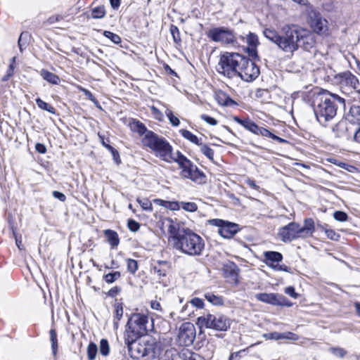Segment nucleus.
<instances>
[{"label":"nucleus","mask_w":360,"mask_h":360,"mask_svg":"<svg viewBox=\"0 0 360 360\" xmlns=\"http://www.w3.org/2000/svg\"><path fill=\"white\" fill-rule=\"evenodd\" d=\"M263 34L279 49L290 56H292L300 47L309 51L316 44L314 34L295 25H285L281 27L280 34L273 28L264 29Z\"/></svg>","instance_id":"nucleus-1"},{"label":"nucleus","mask_w":360,"mask_h":360,"mask_svg":"<svg viewBox=\"0 0 360 360\" xmlns=\"http://www.w3.org/2000/svg\"><path fill=\"white\" fill-rule=\"evenodd\" d=\"M153 320L149 321L148 316L143 314H133L129 319L125 330V343L127 345L131 357L137 360L145 355V349L140 350L136 342L149 331L153 330Z\"/></svg>","instance_id":"nucleus-2"},{"label":"nucleus","mask_w":360,"mask_h":360,"mask_svg":"<svg viewBox=\"0 0 360 360\" xmlns=\"http://www.w3.org/2000/svg\"><path fill=\"white\" fill-rule=\"evenodd\" d=\"M172 241L174 249L189 256L201 255L205 245L202 238L189 229L174 235Z\"/></svg>","instance_id":"nucleus-3"},{"label":"nucleus","mask_w":360,"mask_h":360,"mask_svg":"<svg viewBox=\"0 0 360 360\" xmlns=\"http://www.w3.org/2000/svg\"><path fill=\"white\" fill-rule=\"evenodd\" d=\"M345 98L336 94L321 95L314 101V111L318 122L321 124L332 120L337 113V106L335 103L338 101L345 105Z\"/></svg>","instance_id":"nucleus-4"},{"label":"nucleus","mask_w":360,"mask_h":360,"mask_svg":"<svg viewBox=\"0 0 360 360\" xmlns=\"http://www.w3.org/2000/svg\"><path fill=\"white\" fill-rule=\"evenodd\" d=\"M141 143L143 146L150 148L156 157L166 162L171 163L175 159V154H172V147L169 143L154 132H147L143 136Z\"/></svg>","instance_id":"nucleus-5"},{"label":"nucleus","mask_w":360,"mask_h":360,"mask_svg":"<svg viewBox=\"0 0 360 360\" xmlns=\"http://www.w3.org/2000/svg\"><path fill=\"white\" fill-rule=\"evenodd\" d=\"M173 162L177 163L180 169V176L182 178L190 179L191 181L202 184L206 181V176L203 172L184 155L181 152L177 151L175 153V159Z\"/></svg>","instance_id":"nucleus-6"},{"label":"nucleus","mask_w":360,"mask_h":360,"mask_svg":"<svg viewBox=\"0 0 360 360\" xmlns=\"http://www.w3.org/2000/svg\"><path fill=\"white\" fill-rule=\"evenodd\" d=\"M173 162L177 163L180 169V176L182 178L190 179L191 181L202 184L206 181V176L203 172L184 155L181 152L177 151L175 153V159Z\"/></svg>","instance_id":"nucleus-7"},{"label":"nucleus","mask_w":360,"mask_h":360,"mask_svg":"<svg viewBox=\"0 0 360 360\" xmlns=\"http://www.w3.org/2000/svg\"><path fill=\"white\" fill-rule=\"evenodd\" d=\"M242 60L243 56L239 53L226 52L220 56L217 71L228 78H233L237 76Z\"/></svg>","instance_id":"nucleus-8"},{"label":"nucleus","mask_w":360,"mask_h":360,"mask_svg":"<svg viewBox=\"0 0 360 360\" xmlns=\"http://www.w3.org/2000/svg\"><path fill=\"white\" fill-rule=\"evenodd\" d=\"M197 325L200 328H212L217 330H226L230 326V320L224 316H214L210 314L200 316Z\"/></svg>","instance_id":"nucleus-9"},{"label":"nucleus","mask_w":360,"mask_h":360,"mask_svg":"<svg viewBox=\"0 0 360 360\" xmlns=\"http://www.w3.org/2000/svg\"><path fill=\"white\" fill-rule=\"evenodd\" d=\"M307 8L309 9L308 23L313 32L319 35H328V20L323 18L319 12L315 11L310 4Z\"/></svg>","instance_id":"nucleus-10"},{"label":"nucleus","mask_w":360,"mask_h":360,"mask_svg":"<svg viewBox=\"0 0 360 360\" xmlns=\"http://www.w3.org/2000/svg\"><path fill=\"white\" fill-rule=\"evenodd\" d=\"M207 35L212 41L222 44H233L236 41L233 31L225 27L211 28Z\"/></svg>","instance_id":"nucleus-11"},{"label":"nucleus","mask_w":360,"mask_h":360,"mask_svg":"<svg viewBox=\"0 0 360 360\" xmlns=\"http://www.w3.org/2000/svg\"><path fill=\"white\" fill-rule=\"evenodd\" d=\"M335 80L343 94L349 95L356 93V89L359 84V79L349 71L337 75L335 76Z\"/></svg>","instance_id":"nucleus-12"},{"label":"nucleus","mask_w":360,"mask_h":360,"mask_svg":"<svg viewBox=\"0 0 360 360\" xmlns=\"http://www.w3.org/2000/svg\"><path fill=\"white\" fill-rule=\"evenodd\" d=\"M259 75V67L249 58L243 56V60L240 63L237 76L245 82L255 80Z\"/></svg>","instance_id":"nucleus-13"},{"label":"nucleus","mask_w":360,"mask_h":360,"mask_svg":"<svg viewBox=\"0 0 360 360\" xmlns=\"http://www.w3.org/2000/svg\"><path fill=\"white\" fill-rule=\"evenodd\" d=\"M233 120L255 134L261 135L264 137H269L281 143L288 142L285 139L272 134L267 129L259 127L257 124L250 120H241L238 117H234Z\"/></svg>","instance_id":"nucleus-14"},{"label":"nucleus","mask_w":360,"mask_h":360,"mask_svg":"<svg viewBox=\"0 0 360 360\" xmlns=\"http://www.w3.org/2000/svg\"><path fill=\"white\" fill-rule=\"evenodd\" d=\"M210 225L218 228V233L224 238H231L239 231L238 224L220 219L208 220Z\"/></svg>","instance_id":"nucleus-15"},{"label":"nucleus","mask_w":360,"mask_h":360,"mask_svg":"<svg viewBox=\"0 0 360 360\" xmlns=\"http://www.w3.org/2000/svg\"><path fill=\"white\" fill-rule=\"evenodd\" d=\"M195 338V328L193 323L186 322L182 323L178 333V342L181 346H189Z\"/></svg>","instance_id":"nucleus-16"},{"label":"nucleus","mask_w":360,"mask_h":360,"mask_svg":"<svg viewBox=\"0 0 360 360\" xmlns=\"http://www.w3.org/2000/svg\"><path fill=\"white\" fill-rule=\"evenodd\" d=\"M278 234L284 243L291 242L302 238L300 232V224L296 222H290L280 228Z\"/></svg>","instance_id":"nucleus-17"},{"label":"nucleus","mask_w":360,"mask_h":360,"mask_svg":"<svg viewBox=\"0 0 360 360\" xmlns=\"http://www.w3.org/2000/svg\"><path fill=\"white\" fill-rule=\"evenodd\" d=\"M86 352L89 360H94L96 358L98 352H99V354L105 358L108 356L110 352V345L108 341L105 339H102L100 341L99 349L95 343L91 342L87 347Z\"/></svg>","instance_id":"nucleus-18"},{"label":"nucleus","mask_w":360,"mask_h":360,"mask_svg":"<svg viewBox=\"0 0 360 360\" xmlns=\"http://www.w3.org/2000/svg\"><path fill=\"white\" fill-rule=\"evenodd\" d=\"M239 39L247 44L246 52L252 58L257 57V46L259 44L258 37L253 32H249L247 36H240Z\"/></svg>","instance_id":"nucleus-19"},{"label":"nucleus","mask_w":360,"mask_h":360,"mask_svg":"<svg viewBox=\"0 0 360 360\" xmlns=\"http://www.w3.org/2000/svg\"><path fill=\"white\" fill-rule=\"evenodd\" d=\"M166 356L167 359L171 358V360H196L197 354L193 353L189 349L184 347L180 351L172 348L166 351Z\"/></svg>","instance_id":"nucleus-20"},{"label":"nucleus","mask_w":360,"mask_h":360,"mask_svg":"<svg viewBox=\"0 0 360 360\" xmlns=\"http://www.w3.org/2000/svg\"><path fill=\"white\" fill-rule=\"evenodd\" d=\"M264 262L269 267L274 269V266L278 265L283 259L282 255L278 252L266 251L264 253Z\"/></svg>","instance_id":"nucleus-21"},{"label":"nucleus","mask_w":360,"mask_h":360,"mask_svg":"<svg viewBox=\"0 0 360 360\" xmlns=\"http://www.w3.org/2000/svg\"><path fill=\"white\" fill-rule=\"evenodd\" d=\"M264 337L266 339L269 340H297L298 335L292 332H285V333H278V332H273L267 334H264Z\"/></svg>","instance_id":"nucleus-22"},{"label":"nucleus","mask_w":360,"mask_h":360,"mask_svg":"<svg viewBox=\"0 0 360 360\" xmlns=\"http://www.w3.org/2000/svg\"><path fill=\"white\" fill-rule=\"evenodd\" d=\"M215 99L218 104L222 106L232 107L237 105L235 101L222 91L216 92Z\"/></svg>","instance_id":"nucleus-23"},{"label":"nucleus","mask_w":360,"mask_h":360,"mask_svg":"<svg viewBox=\"0 0 360 360\" xmlns=\"http://www.w3.org/2000/svg\"><path fill=\"white\" fill-rule=\"evenodd\" d=\"M315 231L314 221L311 218L305 219L304 225H300V232L302 238L311 236Z\"/></svg>","instance_id":"nucleus-24"},{"label":"nucleus","mask_w":360,"mask_h":360,"mask_svg":"<svg viewBox=\"0 0 360 360\" xmlns=\"http://www.w3.org/2000/svg\"><path fill=\"white\" fill-rule=\"evenodd\" d=\"M279 295L275 294V293H257L255 295V297L257 300L272 304V305H276L278 302Z\"/></svg>","instance_id":"nucleus-25"},{"label":"nucleus","mask_w":360,"mask_h":360,"mask_svg":"<svg viewBox=\"0 0 360 360\" xmlns=\"http://www.w3.org/2000/svg\"><path fill=\"white\" fill-rule=\"evenodd\" d=\"M347 120L354 124H360V106L352 105L347 114Z\"/></svg>","instance_id":"nucleus-26"},{"label":"nucleus","mask_w":360,"mask_h":360,"mask_svg":"<svg viewBox=\"0 0 360 360\" xmlns=\"http://www.w3.org/2000/svg\"><path fill=\"white\" fill-rule=\"evenodd\" d=\"M129 125L132 131L139 133L140 135H143V136L147 134V132H153L148 130L146 126L139 120H133Z\"/></svg>","instance_id":"nucleus-27"},{"label":"nucleus","mask_w":360,"mask_h":360,"mask_svg":"<svg viewBox=\"0 0 360 360\" xmlns=\"http://www.w3.org/2000/svg\"><path fill=\"white\" fill-rule=\"evenodd\" d=\"M40 75L42 78L51 84H58L60 82V77L56 74L48 71L47 70L42 69L40 71Z\"/></svg>","instance_id":"nucleus-28"},{"label":"nucleus","mask_w":360,"mask_h":360,"mask_svg":"<svg viewBox=\"0 0 360 360\" xmlns=\"http://www.w3.org/2000/svg\"><path fill=\"white\" fill-rule=\"evenodd\" d=\"M104 234L107 238L108 242L112 247H117L120 243L118 234L116 231L107 229L104 231Z\"/></svg>","instance_id":"nucleus-29"},{"label":"nucleus","mask_w":360,"mask_h":360,"mask_svg":"<svg viewBox=\"0 0 360 360\" xmlns=\"http://www.w3.org/2000/svg\"><path fill=\"white\" fill-rule=\"evenodd\" d=\"M123 307L120 302H115L114 304V319L113 324L115 328H118L119 321L121 320L123 316Z\"/></svg>","instance_id":"nucleus-30"},{"label":"nucleus","mask_w":360,"mask_h":360,"mask_svg":"<svg viewBox=\"0 0 360 360\" xmlns=\"http://www.w3.org/2000/svg\"><path fill=\"white\" fill-rule=\"evenodd\" d=\"M160 105L165 108V115L169 120L170 124L174 127H178L180 124L179 118L174 115L172 111L168 108V106L160 101L158 102Z\"/></svg>","instance_id":"nucleus-31"},{"label":"nucleus","mask_w":360,"mask_h":360,"mask_svg":"<svg viewBox=\"0 0 360 360\" xmlns=\"http://www.w3.org/2000/svg\"><path fill=\"white\" fill-rule=\"evenodd\" d=\"M179 132L184 138L188 140L191 143H195L198 146L202 145L201 139H199L197 136L193 134L190 131L187 129H181Z\"/></svg>","instance_id":"nucleus-32"},{"label":"nucleus","mask_w":360,"mask_h":360,"mask_svg":"<svg viewBox=\"0 0 360 360\" xmlns=\"http://www.w3.org/2000/svg\"><path fill=\"white\" fill-rule=\"evenodd\" d=\"M204 296L209 302L214 305H222L224 304V300L221 296L216 295L212 292H207Z\"/></svg>","instance_id":"nucleus-33"},{"label":"nucleus","mask_w":360,"mask_h":360,"mask_svg":"<svg viewBox=\"0 0 360 360\" xmlns=\"http://www.w3.org/2000/svg\"><path fill=\"white\" fill-rule=\"evenodd\" d=\"M106 11L105 9V7L103 6H96L94 8H92L91 15H89V18H94V19H101L104 18L105 15Z\"/></svg>","instance_id":"nucleus-34"},{"label":"nucleus","mask_w":360,"mask_h":360,"mask_svg":"<svg viewBox=\"0 0 360 360\" xmlns=\"http://www.w3.org/2000/svg\"><path fill=\"white\" fill-rule=\"evenodd\" d=\"M36 103H37V106L39 108H41V109H42L44 110L48 111L49 112H50L51 114H55L56 113L55 108L51 105L46 103L45 101H44L41 98H37L36 99Z\"/></svg>","instance_id":"nucleus-35"},{"label":"nucleus","mask_w":360,"mask_h":360,"mask_svg":"<svg viewBox=\"0 0 360 360\" xmlns=\"http://www.w3.org/2000/svg\"><path fill=\"white\" fill-rule=\"evenodd\" d=\"M50 338L51 341V347L53 354L55 355L58 348V339L57 334L55 329H51L50 330Z\"/></svg>","instance_id":"nucleus-36"},{"label":"nucleus","mask_w":360,"mask_h":360,"mask_svg":"<svg viewBox=\"0 0 360 360\" xmlns=\"http://www.w3.org/2000/svg\"><path fill=\"white\" fill-rule=\"evenodd\" d=\"M200 151L203 155H205L207 158L210 160H213L214 159V150L209 147L206 144L200 145Z\"/></svg>","instance_id":"nucleus-37"},{"label":"nucleus","mask_w":360,"mask_h":360,"mask_svg":"<svg viewBox=\"0 0 360 360\" xmlns=\"http://www.w3.org/2000/svg\"><path fill=\"white\" fill-rule=\"evenodd\" d=\"M181 208L185 211L193 212L198 210V205L193 202H181Z\"/></svg>","instance_id":"nucleus-38"},{"label":"nucleus","mask_w":360,"mask_h":360,"mask_svg":"<svg viewBox=\"0 0 360 360\" xmlns=\"http://www.w3.org/2000/svg\"><path fill=\"white\" fill-rule=\"evenodd\" d=\"M322 229L324 231L326 236L329 239L333 240H336V241L340 239V234L336 233L333 229H328V228L324 227V226H323Z\"/></svg>","instance_id":"nucleus-39"},{"label":"nucleus","mask_w":360,"mask_h":360,"mask_svg":"<svg viewBox=\"0 0 360 360\" xmlns=\"http://www.w3.org/2000/svg\"><path fill=\"white\" fill-rule=\"evenodd\" d=\"M103 35L105 37H107L108 39H110L111 41H112L113 43H115L116 44H120L121 42V38L117 34H115V33L111 32L110 31H105L103 32Z\"/></svg>","instance_id":"nucleus-40"},{"label":"nucleus","mask_w":360,"mask_h":360,"mask_svg":"<svg viewBox=\"0 0 360 360\" xmlns=\"http://www.w3.org/2000/svg\"><path fill=\"white\" fill-rule=\"evenodd\" d=\"M126 262H127V270L130 273L134 274L138 269L137 262L132 259H127L126 260Z\"/></svg>","instance_id":"nucleus-41"},{"label":"nucleus","mask_w":360,"mask_h":360,"mask_svg":"<svg viewBox=\"0 0 360 360\" xmlns=\"http://www.w3.org/2000/svg\"><path fill=\"white\" fill-rule=\"evenodd\" d=\"M170 32L172 35L174 41L176 44H179L181 42L180 33L178 27L175 25H171L170 27Z\"/></svg>","instance_id":"nucleus-42"},{"label":"nucleus","mask_w":360,"mask_h":360,"mask_svg":"<svg viewBox=\"0 0 360 360\" xmlns=\"http://www.w3.org/2000/svg\"><path fill=\"white\" fill-rule=\"evenodd\" d=\"M337 4L338 2L335 0H325L323 8L327 11H332L336 8Z\"/></svg>","instance_id":"nucleus-43"},{"label":"nucleus","mask_w":360,"mask_h":360,"mask_svg":"<svg viewBox=\"0 0 360 360\" xmlns=\"http://www.w3.org/2000/svg\"><path fill=\"white\" fill-rule=\"evenodd\" d=\"M333 217L338 221H347L349 219L347 214L342 211H335Z\"/></svg>","instance_id":"nucleus-44"},{"label":"nucleus","mask_w":360,"mask_h":360,"mask_svg":"<svg viewBox=\"0 0 360 360\" xmlns=\"http://www.w3.org/2000/svg\"><path fill=\"white\" fill-rule=\"evenodd\" d=\"M120 277V273L119 271H115L113 273H109L105 276V281L108 283H112L117 280Z\"/></svg>","instance_id":"nucleus-45"},{"label":"nucleus","mask_w":360,"mask_h":360,"mask_svg":"<svg viewBox=\"0 0 360 360\" xmlns=\"http://www.w3.org/2000/svg\"><path fill=\"white\" fill-rule=\"evenodd\" d=\"M329 351L337 358H344L347 353L344 349L340 347H332Z\"/></svg>","instance_id":"nucleus-46"},{"label":"nucleus","mask_w":360,"mask_h":360,"mask_svg":"<svg viewBox=\"0 0 360 360\" xmlns=\"http://www.w3.org/2000/svg\"><path fill=\"white\" fill-rule=\"evenodd\" d=\"M151 114L153 115V117L158 120V121H162L164 119L163 114L160 110H159L154 105H152L150 107Z\"/></svg>","instance_id":"nucleus-47"},{"label":"nucleus","mask_w":360,"mask_h":360,"mask_svg":"<svg viewBox=\"0 0 360 360\" xmlns=\"http://www.w3.org/2000/svg\"><path fill=\"white\" fill-rule=\"evenodd\" d=\"M106 149H108L111 153L112 158L115 160V162L117 164H119L120 162V158L118 151L111 146H106Z\"/></svg>","instance_id":"nucleus-48"},{"label":"nucleus","mask_w":360,"mask_h":360,"mask_svg":"<svg viewBox=\"0 0 360 360\" xmlns=\"http://www.w3.org/2000/svg\"><path fill=\"white\" fill-rule=\"evenodd\" d=\"M247 354V351L245 349H242L236 352H233L231 354L229 360H233L237 358H245Z\"/></svg>","instance_id":"nucleus-49"},{"label":"nucleus","mask_w":360,"mask_h":360,"mask_svg":"<svg viewBox=\"0 0 360 360\" xmlns=\"http://www.w3.org/2000/svg\"><path fill=\"white\" fill-rule=\"evenodd\" d=\"M228 268L230 269V275L232 276L233 277H234V278H236V276L238 274L237 266L233 263H231L229 265H226L224 267L225 272H226L228 271V269H227Z\"/></svg>","instance_id":"nucleus-50"},{"label":"nucleus","mask_w":360,"mask_h":360,"mask_svg":"<svg viewBox=\"0 0 360 360\" xmlns=\"http://www.w3.org/2000/svg\"><path fill=\"white\" fill-rule=\"evenodd\" d=\"M129 229L133 232L137 231L140 228V224L134 219H129L127 223Z\"/></svg>","instance_id":"nucleus-51"},{"label":"nucleus","mask_w":360,"mask_h":360,"mask_svg":"<svg viewBox=\"0 0 360 360\" xmlns=\"http://www.w3.org/2000/svg\"><path fill=\"white\" fill-rule=\"evenodd\" d=\"M165 207L171 210H179L181 208V202L167 201Z\"/></svg>","instance_id":"nucleus-52"},{"label":"nucleus","mask_w":360,"mask_h":360,"mask_svg":"<svg viewBox=\"0 0 360 360\" xmlns=\"http://www.w3.org/2000/svg\"><path fill=\"white\" fill-rule=\"evenodd\" d=\"M139 203L141 206V207L146 211H151L153 209V205L150 201L148 200H138Z\"/></svg>","instance_id":"nucleus-53"},{"label":"nucleus","mask_w":360,"mask_h":360,"mask_svg":"<svg viewBox=\"0 0 360 360\" xmlns=\"http://www.w3.org/2000/svg\"><path fill=\"white\" fill-rule=\"evenodd\" d=\"M190 303L193 307H197L198 309H202L204 307V302H203V300L202 299H200V298H198V297L193 298L190 301Z\"/></svg>","instance_id":"nucleus-54"},{"label":"nucleus","mask_w":360,"mask_h":360,"mask_svg":"<svg viewBox=\"0 0 360 360\" xmlns=\"http://www.w3.org/2000/svg\"><path fill=\"white\" fill-rule=\"evenodd\" d=\"M200 117L202 120L206 122L207 124L212 125V126L217 125L218 123L217 120H215L214 118H213L210 116H208L207 115H202L200 116Z\"/></svg>","instance_id":"nucleus-55"},{"label":"nucleus","mask_w":360,"mask_h":360,"mask_svg":"<svg viewBox=\"0 0 360 360\" xmlns=\"http://www.w3.org/2000/svg\"><path fill=\"white\" fill-rule=\"evenodd\" d=\"M278 303L276 305L279 306H287V307H291L292 303L288 301L284 296L279 295L278 299Z\"/></svg>","instance_id":"nucleus-56"},{"label":"nucleus","mask_w":360,"mask_h":360,"mask_svg":"<svg viewBox=\"0 0 360 360\" xmlns=\"http://www.w3.org/2000/svg\"><path fill=\"white\" fill-rule=\"evenodd\" d=\"M79 90L82 92L84 93V94L91 101H96V98L94 97V96L91 94V91H89V90L82 87V86H79L78 87Z\"/></svg>","instance_id":"nucleus-57"},{"label":"nucleus","mask_w":360,"mask_h":360,"mask_svg":"<svg viewBox=\"0 0 360 360\" xmlns=\"http://www.w3.org/2000/svg\"><path fill=\"white\" fill-rule=\"evenodd\" d=\"M285 292L293 298H297L298 294L295 292V288L292 286L287 287L285 289Z\"/></svg>","instance_id":"nucleus-58"},{"label":"nucleus","mask_w":360,"mask_h":360,"mask_svg":"<svg viewBox=\"0 0 360 360\" xmlns=\"http://www.w3.org/2000/svg\"><path fill=\"white\" fill-rule=\"evenodd\" d=\"M53 196L55 198L58 199L61 202H64L66 200L65 195L63 193H60L59 191H53Z\"/></svg>","instance_id":"nucleus-59"},{"label":"nucleus","mask_w":360,"mask_h":360,"mask_svg":"<svg viewBox=\"0 0 360 360\" xmlns=\"http://www.w3.org/2000/svg\"><path fill=\"white\" fill-rule=\"evenodd\" d=\"M150 307H151V308L153 309H155V310H157V311H162V308H161L160 304L158 302L155 301V300L151 301Z\"/></svg>","instance_id":"nucleus-60"},{"label":"nucleus","mask_w":360,"mask_h":360,"mask_svg":"<svg viewBox=\"0 0 360 360\" xmlns=\"http://www.w3.org/2000/svg\"><path fill=\"white\" fill-rule=\"evenodd\" d=\"M36 150L40 153H45L46 148L44 144L37 143L35 146Z\"/></svg>","instance_id":"nucleus-61"},{"label":"nucleus","mask_w":360,"mask_h":360,"mask_svg":"<svg viewBox=\"0 0 360 360\" xmlns=\"http://www.w3.org/2000/svg\"><path fill=\"white\" fill-rule=\"evenodd\" d=\"M246 184L248 185L250 187L252 188L253 189L257 190L259 188V186H257L255 181L252 179H248L245 181Z\"/></svg>","instance_id":"nucleus-62"},{"label":"nucleus","mask_w":360,"mask_h":360,"mask_svg":"<svg viewBox=\"0 0 360 360\" xmlns=\"http://www.w3.org/2000/svg\"><path fill=\"white\" fill-rule=\"evenodd\" d=\"M121 0H110V5L112 8L117 9L120 6Z\"/></svg>","instance_id":"nucleus-63"},{"label":"nucleus","mask_w":360,"mask_h":360,"mask_svg":"<svg viewBox=\"0 0 360 360\" xmlns=\"http://www.w3.org/2000/svg\"><path fill=\"white\" fill-rule=\"evenodd\" d=\"M354 139L356 142L360 143V127L358 130L356 131Z\"/></svg>","instance_id":"nucleus-64"}]
</instances>
